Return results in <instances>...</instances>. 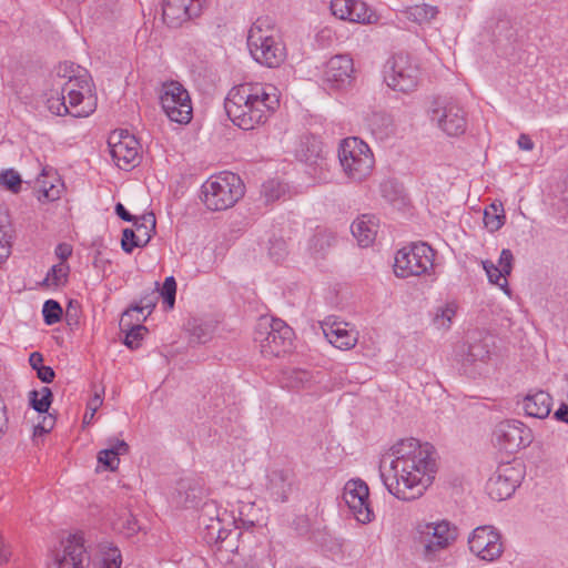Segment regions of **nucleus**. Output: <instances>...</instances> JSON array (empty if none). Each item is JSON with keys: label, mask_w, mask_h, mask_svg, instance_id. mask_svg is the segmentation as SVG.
Returning a JSON list of instances; mask_svg holds the SVG:
<instances>
[{"label": "nucleus", "mask_w": 568, "mask_h": 568, "mask_svg": "<svg viewBox=\"0 0 568 568\" xmlns=\"http://www.w3.org/2000/svg\"><path fill=\"white\" fill-rule=\"evenodd\" d=\"M438 13L437 7L429 4H416L408 7L404 14L406 18L418 24L427 23L433 20Z\"/></svg>", "instance_id": "nucleus-33"}, {"label": "nucleus", "mask_w": 568, "mask_h": 568, "mask_svg": "<svg viewBox=\"0 0 568 568\" xmlns=\"http://www.w3.org/2000/svg\"><path fill=\"white\" fill-rule=\"evenodd\" d=\"M292 488V479L288 471L273 470L268 476V490L277 501H286Z\"/></svg>", "instance_id": "nucleus-26"}, {"label": "nucleus", "mask_w": 568, "mask_h": 568, "mask_svg": "<svg viewBox=\"0 0 568 568\" xmlns=\"http://www.w3.org/2000/svg\"><path fill=\"white\" fill-rule=\"evenodd\" d=\"M489 356V349L487 345H485L481 342H476L469 345L468 353H467V361L476 362L480 361L484 362Z\"/></svg>", "instance_id": "nucleus-50"}, {"label": "nucleus", "mask_w": 568, "mask_h": 568, "mask_svg": "<svg viewBox=\"0 0 568 568\" xmlns=\"http://www.w3.org/2000/svg\"><path fill=\"white\" fill-rule=\"evenodd\" d=\"M54 426V418L52 415L44 416L42 423L34 427V435H43L49 433Z\"/></svg>", "instance_id": "nucleus-55"}, {"label": "nucleus", "mask_w": 568, "mask_h": 568, "mask_svg": "<svg viewBox=\"0 0 568 568\" xmlns=\"http://www.w3.org/2000/svg\"><path fill=\"white\" fill-rule=\"evenodd\" d=\"M483 268L486 272L489 283L499 286L507 295H510V290L507 282L508 274H505L497 265L491 261H483Z\"/></svg>", "instance_id": "nucleus-36"}, {"label": "nucleus", "mask_w": 568, "mask_h": 568, "mask_svg": "<svg viewBox=\"0 0 568 568\" xmlns=\"http://www.w3.org/2000/svg\"><path fill=\"white\" fill-rule=\"evenodd\" d=\"M493 438L496 447L513 454L529 446L534 436L531 429L520 420L505 419L495 426Z\"/></svg>", "instance_id": "nucleus-11"}, {"label": "nucleus", "mask_w": 568, "mask_h": 568, "mask_svg": "<svg viewBox=\"0 0 568 568\" xmlns=\"http://www.w3.org/2000/svg\"><path fill=\"white\" fill-rule=\"evenodd\" d=\"M267 19H257L248 30L247 47L253 59L267 68H277L286 59V49L283 42L268 34Z\"/></svg>", "instance_id": "nucleus-3"}, {"label": "nucleus", "mask_w": 568, "mask_h": 568, "mask_svg": "<svg viewBox=\"0 0 568 568\" xmlns=\"http://www.w3.org/2000/svg\"><path fill=\"white\" fill-rule=\"evenodd\" d=\"M160 103L168 118L180 124L192 119V103L187 90L178 81L165 82L160 92Z\"/></svg>", "instance_id": "nucleus-9"}, {"label": "nucleus", "mask_w": 568, "mask_h": 568, "mask_svg": "<svg viewBox=\"0 0 568 568\" xmlns=\"http://www.w3.org/2000/svg\"><path fill=\"white\" fill-rule=\"evenodd\" d=\"M178 491L179 495L184 493L185 497L182 503L185 507H194L202 498L204 489L199 480L186 478L179 483Z\"/></svg>", "instance_id": "nucleus-29"}, {"label": "nucleus", "mask_w": 568, "mask_h": 568, "mask_svg": "<svg viewBox=\"0 0 568 568\" xmlns=\"http://www.w3.org/2000/svg\"><path fill=\"white\" fill-rule=\"evenodd\" d=\"M203 0H163L162 17L170 28H178L184 21L197 17Z\"/></svg>", "instance_id": "nucleus-19"}, {"label": "nucleus", "mask_w": 568, "mask_h": 568, "mask_svg": "<svg viewBox=\"0 0 568 568\" xmlns=\"http://www.w3.org/2000/svg\"><path fill=\"white\" fill-rule=\"evenodd\" d=\"M430 120L449 136L460 135L466 130L465 112L453 102L432 108Z\"/></svg>", "instance_id": "nucleus-18"}, {"label": "nucleus", "mask_w": 568, "mask_h": 568, "mask_svg": "<svg viewBox=\"0 0 568 568\" xmlns=\"http://www.w3.org/2000/svg\"><path fill=\"white\" fill-rule=\"evenodd\" d=\"M63 311L59 302L48 300L42 307L43 321L47 325H53L60 322Z\"/></svg>", "instance_id": "nucleus-44"}, {"label": "nucleus", "mask_w": 568, "mask_h": 568, "mask_svg": "<svg viewBox=\"0 0 568 568\" xmlns=\"http://www.w3.org/2000/svg\"><path fill=\"white\" fill-rule=\"evenodd\" d=\"M285 193L286 185L278 180L272 179L262 184L261 195L267 204L280 200Z\"/></svg>", "instance_id": "nucleus-38"}, {"label": "nucleus", "mask_w": 568, "mask_h": 568, "mask_svg": "<svg viewBox=\"0 0 568 568\" xmlns=\"http://www.w3.org/2000/svg\"><path fill=\"white\" fill-rule=\"evenodd\" d=\"M517 29L513 22V19L506 14L499 17L496 21L494 33L498 37H503L506 40H511L516 36Z\"/></svg>", "instance_id": "nucleus-47"}, {"label": "nucleus", "mask_w": 568, "mask_h": 568, "mask_svg": "<svg viewBox=\"0 0 568 568\" xmlns=\"http://www.w3.org/2000/svg\"><path fill=\"white\" fill-rule=\"evenodd\" d=\"M103 399L99 394H95L88 403V409L91 410L90 418H93L97 409L102 405Z\"/></svg>", "instance_id": "nucleus-62"}, {"label": "nucleus", "mask_w": 568, "mask_h": 568, "mask_svg": "<svg viewBox=\"0 0 568 568\" xmlns=\"http://www.w3.org/2000/svg\"><path fill=\"white\" fill-rule=\"evenodd\" d=\"M69 272V266L64 264H58L53 265L50 271L48 272V275L45 277V281L51 280L52 284L55 286H59L63 282L67 281Z\"/></svg>", "instance_id": "nucleus-52"}, {"label": "nucleus", "mask_w": 568, "mask_h": 568, "mask_svg": "<svg viewBox=\"0 0 568 568\" xmlns=\"http://www.w3.org/2000/svg\"><path fill=\"white\" fill-rule=\"evenodd\" d=\"M102 555L100 568H121L122 555L120 549L112 542L104 541L100 544Z\"/></svg>", "instance_id": "nucleus-34"}, {"label": "nucleus", "mask_w": 568, "mask_h": 568, "mask_svg": "<svg viewBox=\"0 0 568 568\" xmlns=\"http://www.w3.org/2000/svg\"><path fill=\"white\" fill-rule=\"evenodd\" d=\"M500 534L491 526L475 528L468 538L469 550L478 558L494 561L503 554Z\"/></svg>", "instance_id": "nucleus-13"}, {"label": "nucleus", "mask_w": 568, "mask_h": 568, "mask_svg": "<svg viewBox=\"0 0 568 568\" xmlns=\"http://www.w3.org/2000/svg\"><path fill=\"white\" fill-rule=\"evenodd\" d=\"M435 251L425 242L413 243L397 251L394 273L406 278L426 274L434 266Z\"/></svg>", "instance_id": "nucleus-7"}, {"label": "nucleus", "mask_w": 568, "mask_h": 568, "mask_svg": "<svg viewBox=\"0 0 568 568\" xmlns=\"http://www.w3.org/2000/svg\"><path fill=\"white\" fill-rule=\"evenodd\" d=\"M128 321L130 322V325L124 328L121 327L122 331H125L123 344L130 349H136L140 346L143 334L148 332V328L142 324L132 325L129 318Z\"/></svg>", "instance_id": "nucleus-40"}, {"label": "nucleus", "mask_w": 568, "mask_h": 568, "mask_svg": "<svg viewBox=\"0 0 568 568\" xmlns=\"http://www.w3.org/2000/svg\"><path fill=\"white\" fill-rule=\"evenodd\" d=\"M369 488L362 479H351L346 483L343 491V499L357 519L362 524L371 523L374 519V513L369 505Z\"/></svg>", "instance_id": "nucleus-14"}, {"label": "nucleus", "mask_w": 568, "mask_h": 568, "mask_svg": "<svg viewBox=\"0 0 568 568\" xmlns=\"http://www.w3.org/2000/svg\"><path fill=\"white\" fill-rule=\"evenodd\" d=\"M155 225L156 220L152 212L138 216L136 220L133 221V230L139 236H143L145 239V245L155 233Z\"/></svg>", "instance_id": "nucleus-35"}, {"label": "nucleus", "mask_w": 568, "mask_h": 568, "mask_svg": "<svg viewBox=\"0 0 568 568\" xmlns=\"http://www.w3.org/2000/svg\"><path fill=\"white\" fill-rule=\"evenodd\" d=\"M119 527L128 537L135 535L141 529L136 518L132 514H125L124 517L120 518Z\"/></svg>", "instance_id": "nucleus-51"}, {"label": "nucleus", "mask_w": 568, "mask_h": 568, "mask_svg": "<svg viewBox=\"0 0 568 568\" xmlns=\"http://www.w3.org/2000/svg\"><path fill=\"white\" fill-rule=\"evenodd\" d=\"M517 143L518 146L525 151H531L535 145L530 136L524 133L519 135Z\"/></svg>", "instance_id": "nucleus-61"}, {"label": "nucleus", "mask_w": 568, "mask_h": 568, "mask_svg": "<svg viewBox=\"0 0 568 568\" xmlns=\"http://www.w3.org/2000/svg\"><path fill=\"white\" fill-rule=\"evenodd\" d=\"M347 324L341 322L324 321L323 332L327 341L336 348L351 349L357 343L356 334L346 328Z\"/></svg>", "instance_id": "nucleus-22"}, {"label": "nucleus", "mask_w": 568, "mask_h": 568, "mask_svg": "<svg viewBox=\"0 0 568 568\" xmlns=\"http://www.w3.org/2000/svg\"><path fill=\"white\" fill-rule=\"evenodd\" d=\"M276 88L271 84L242 83L233 87L224 101L229 119L242 130L264 124L278 108Z\"/></svg>", "instance_id": "nucleus-2"}, {"label": "nucleus", "mask_w": 568, "mask_h": 568, "mask_svg": "<svg viewBox=\"0 0 568 568\" xmlns=\"http://www.w3.org/2000/svg\"><path fill=\"white\" fill-rule=\"evenodd\" d=\"M420 542L424 546V555L429 560L435 554L448 547L457 537L456 527L449 521L427 523L418 526Z\"/></svg>", "instance_id": "nucleus-12"}, {"label": "nucleus", "mask_w": 568, "mask_h": 568, "mask_svg": "<svg viewBox=\"0 0 568 568\" xmlns=\"http://www.w3.org/2000/svg\"><path fill=\"white\" fill-rule=\"evenodd\" d=\"M435 450L429 443L415 438L396 443L382 457L379 474L387 490L396 498L409 501L423 495L436 471Z\"/></svg>", "instance_id": "nucleus-1"}, {"label": "nucleus", "mask_w": 568, "mask_h": 568, "mask_svg": "<svg viewBox=\"0 0 568 568\" xmlns=\"http://www.w3.org/2000/svg\"><path fill=\"white\" fill-rule=\"evenodd\" d=\"M72 254V246L67 243H60L55 247V255L62 261H67Z\"/></svg>", "instance_id": "nucleus-59"}, {"label": "nucleus", "mask_w": 568, "mask_h": 568, "mask_svg": "<svg viewBox=\"0 0 568 568\" xmlns=\"http://www.w3.org/2000/svg\"><path fill=\"white\" fill-rule=\"evenodd\" d=\"M37 376L42 383L49 384L53 382L55 373L51 366L43 365L42 367H39Z\"/></svg>", "instance_id": "nucleus-56"}, {"label": "nucleus", "mask_w": 568, "mask_h": 568, "mask_svg": "<svg viewBox=\"0 0 568 568\" xmlns=\"http://www.w3.org/2000/svg\"><path fill=\"white\" fill-rule=\"evenodd\" d=\"M338 160L347 178L358 182L371 174L375 162L369 146L355 136L341 142Z\"/></svg>", "instance_id": "nucleus-5"}, {"label": "nucleus", "mask_w": 568, "mask_h": 568, "mask_svg": "<svg viewBox=\"0 0 568 568\" xmlns=\"http://www.w3.org/2000/svg\"><path fill=\"white\" fill-rule=\"evenodd\" d=\"M523 477V465L518 459L514 458L511 462L500 463L487 481L488 495L495 500L509 498L520 485Z\"/></svg>", "instance_id": "nucleus-10"}, {"label": "nucleus", "mask_w": 568, "mask_h": 568, "mask_svg": "<svg viewBox=\"0 0 568 568\" xmlns=\"http://www.w3.org/2000/svg\"><path fill=\"white\" fill-rule=\"evenodd\" d=\"M61 90L63 95H65V100L68 99L69 101L70 111H77L82 109L79 106L84 100V95L82 92L83 89H79L77 85L70 87V83H64L61 87Z\"/></svg>", "instance_id": "nucleus-46"}, {"label": "nucleus", "mask_w": 568, "mask_h": 568, "mask_svg": "<svg viewBox=\"0 0 568 568\" xmlns=\"http://www.w3.org/2000/svg\"><path fill=\"white\" fill-rule=\"evenodd\" d=\"M311 381V374L303 369H292L286 373L285 386L290 388H302Z\"/></svg>", "instance_id": "nucleus-48"}, {"label": "nucleus", "mask_w": 568, "mask_h": 568, "mask_svg": "<svg viewBox=\"0 0 568 568\" xmlns=\"http://www.w3.org/2000/svg\"><path fill=\"white\" fill-rule=\"evenodd\" d=\"M57 74L59 78L68 79L65 83H70V87L77 85L79 89H88L90 91V77L87 70L79 65L64 62L59 65Z\"/></svg>", "instance_id": "nucleus-27"}, {"label": "nucleus", "mask_w": 568, "mask_h": 568, "mask_svg": "<svg viewBox=\"0 0 568 568\" xmlns=\"http://www.w3.org/2000/svg\"><path fill=\"white\" fill-rule=\"evenodd\" d=\"M552 397L545 390H536L525 396L523 408L525 413L535 418H546L551 412Z\"/></svg>", "instance_id": "nucleus-23"}, {"label": "nucleus", "mask_w": 568, "mask_h": 568, "mask_svg": "<svg viewBox=\"0 0 568 568\" xmlns=\"http://www.w3.org/2000/svg\"><path fill=\"white\" fill-rule=\"evenodd\" d=\"M154 291L156 292V295L159 294L163 298V303L169 308H173L176 295V282L173 276H168L161 288H159V283L155 282Z\"/></svg>", "instance_id": "nucleus-41"}, {"label": "nucleus", "mask_w": 568, "mask_h": 568, "mask_svg": "<svg viewBox=\"0 0 568 568\" xmlns=\"http://www.w3.org/2000/svg\"><path fill=\"white\" fill-rule=\"evenodd\" d=\"M145 239L139 236L133 229H124L122 231L121 247L122 250L131 254L135 247H144Z\"/></svg>", "instance_id": "nucleus-43"}, {"label": "nucleus", "mask_w": 568, "mask_h": 568, "mask_svg": "<svg viewBox=\"0 0 568 568\" xmlns=\"http://www.w3.org/2000/svg\"><path fill=\"white\" fill-rule=\"evenodd\" d=\"M110 153L119 168L134 164L139 156L140 143L128 130L113 131L108 140Z\"/></svg>", "instance_id": "nucleus-15"}, {"label": "nucleus", "mask_w": 568, "mask_h": 568, "mask_svg": "<svg viewBox=\"0 0 568 568\" xmlns=\"http://www.w3.org/2000/svg\"><path fill=\"white\" fill-rule=\"evenodd\" d=\"M7 428H8L7 406L4 404H0V437L6 433Z\"/></svg>", "instance_id": "nucleus-63"}, {"label": "nucleus", "mask_w": 568, "mask_h": 568, "mask_svg": "<svg viewBox=\"0 0 568 568\" xmlns=\"http://www.w3.org/2000/svg\"><path fill=\"white\" fill-rule=\"evenodd\" d=\"M129 445L122 439L110 438L108 439V447L100 450L98 454V463L110 471L118 469L120 464V456L129 453Z\"/></svg>", "instance_id": "nucleus-24"}, {"label": "nucleus", "mask_w": 568, "mask_h": 568, "mask_svg": "<svg viewBox=\"0 0 568 568\" xmlns=\"http://www.w3.org/2000/svg\"><path fill=\"white\" fill-rule=\"evenodd\" d=\"M115 214L125 222H132L136 220L138 216L132 215L122 203H116L114 207Z\"/></svg>", "instance_id": "nucleus-58"}, {"label": "nucleus", "mask_w": 568, "mask_h": 568, "mask_svg": "<svg viewBox=\"0 0 568 568\" xmlns=\"http://www.w3.org/2000/svg\"><path fill=\"white\" fill-rule=\"evenodd\" d=\"M331 11L336 18L349 22L371 24L377 20L374 11L359 0H332Z\"/></svg>", "instance_id": "nucleus-20"}, {"label": "nucleus", "mask_w": 568, "mask_h": 568, "mask_svg": "<svg viewBox=\"0 0 568 568\" xmlns=\"http://www.w3.org/2000/svg\"><path fill=\"white\" fill-rule=\"evenodd\" d=\"M354 64L346 54L332 57L324 70L323 81L334 89H343L352 83Z\"/></svg>", "instance_id": "nucleus-21"}, {"label": "nucleus", "mask_w": 568, "mask_h": 568, "mask_svg": "<svg viewBox=\"0 0 568 568\" xmlns=\"http://www.w3.org/2000/svg\"><path fill=\"white\" fill-rule=\"evenodd\" d=\"M554 418L568 425V404L561 403L554 413Z\"/></svg>", "instance_id": "nucleus-60"}, {"label": "nucleus", "mask_w": 568, "mask_h": 568, "mask_svg": "<svg viewBox=\"0 0 568 568\" xmlns=\"http://www.w3.org/2000/svg\"><path fill=\"white\" fill-rule=\"evenodd\" d=\"M0 184L12 193L21 190V175L13 169H7L0 172Z\"/></svg>", "instance_id": "nucleus-45"}, {"label": "nucleus", "mask_w": 568, "mask_h": 568, "mask_svg": "<svg viewBox=\"0 0 568 568\" xmlns=\"http://www.w3.org/2000/svg\"><path fill=\"white\" fill-rule=\"evenodd\" d=\"M293 329L280 318L262 317L254 333L264 356L278 357L290 351Z\"/></svg>", "instance_id": "nucleus-6"}, {"label": "nucleus", "mask_w": 568, "mask_h": 568, "mask_svg": "<svg viewBox=\"0 0 568 568\" xmlns=\"http://www.w3.org/2000/svg\"><path fill=\"white\" fill-rule=\"evenodd\" d=\"M79 318V305H73L72 302L68 304L65 312V321L68 325L77 324Z\"/></svg>", "instance_id": "nucleus-57"}, {"label": "nucleus", "mask_w": 568, "mask_h": 568, "mask_svg": "<svg viewBox=\"0 0 568 568\" xmlns=\"http://www.w3.org/2000/svg\"><path fill=\"white\" fill-rule=\"evenodd\" d=\"M457 305L454 302L446 303L445 305L438 306L433 316V324L437 328H449L452 325L453 317L456 315Z\"/></svg>", "instance_id": "nucleus-37"}, {"label": "nucleus", "mask_w": 568, "mask_h": 568, "mask_svg": "<svg viewBox=\"0 0 568 568\" xmlns=\"http://www.w3.org/2000/svg\"><path fill=\"white\" fill-rule=\"evenodd\" d=\"M48 109L51 113L62 116L65 114H70L74 118H85L89 116L93 109L91 106H82L81 110L70 111L69 106L65 103V95H63L62 90L55 92V95H51L47 100Z\"/></svg>", "instance_id": "nucleus-28"}, {"label": "nucleus", "mask_w": 568, "mask_h": 568, "mask_svg": "<svg viewBox=\"0 0 568 568\" xmlns=\"http://www.w3.org/2000/svg\"><path fill=\"white\" fill-rule=\"evenodd\" d=\"M378 223L373 215L364 214L351 225V231L363 247L371 245L377 234Z\"/></svg>", "instance_id": "nucleus-25"}, {"label": "nucleus", "mask_w": 568, "mask_h": 568, "mask_svg": "<svg viewBox=\"0 0 568 568\" xmlns=\"http://www.w3.org/2000/svg\"><path fill=\"white\" fill-rule=\"evenodd\" d=\"M158 295L155 291H151L146 294H144L140 302L135 305H132L129 310H126L120 320V327L124 328L125 326L130 325V322L128 318L131 316V312H139L142 313L144 310L148 311V314H151L153 308L156 305Z\"/></svg>", "instance_id": "nucleus-31"}, {"label": "nucleus", "mask_w": 568, "mask_h": 568, "mask_svg": "<svg viewBox=\"0 0 568 568\" xmlns=\"http://www.w3.org/2000/svg\"><path fill=\"white\" fill-rule=\"evenodd\" d=\"M490 207L493 212L489 210H485L484 212V224L489 232H496L505 224L506 216L504 213H497L495 204H491Z\"/></svg>", "instance_id": "nucleus-49"}, {"label": "nucleus", "mask_w": 568, "mask_h": 568, "mask_svg": "<svg viewBox=\"0 0 568 568\" xmlns=\"http://www.w3.org/2000/svg\"><path fill=\"white\" fill-rule=\"evenodd\" d=\"M61 546L62 550L55 552L53 564L49 568H85L89 565L90 558L85 554L81 535H70Z\"/></svg>", "instance_id": "nucleus-17"}, {"label": "nucleus", "mask_w": 568, "mask_h": 568, "mask_svg": "<svg viewBox=\"0 0 568 568\" xmlns=\"http://www.w3.org/2000/svg\"><path fill=\"white\" fill-rule=\"evenodd\" d=\"M52 402L53 393L48 386L29 392V405L39 414L48 413Z\"/></svg>", "instance_id": "nucleus-32"}, {"label": "nucleus", "mask_w": 568, "mask_h": 568, "mask_svg": "<svg viewBox=\"0 0 568 568\" xmlns=\"http://www.w3.org/2000/svg\"><path fill=\"white\" fill-rule=\"evenodd\" d=\"M186 328L190 333L191 343L204 344L209 342L213 335V326L197 318L189 320Z\"/></svg>", "instance_id": "nucleus-30"}, {"label": "nucleus", "mask_w": 568, "mask_h": 568, "mask_svg": "<svg viewBox=\"0 0 568 568\" xmlns=\"http://www.w3.org/2000/svg\"><path fill=\"white\" fill-rule=\"evenodd\" d=\"M12 227L7 217L0 216V262L7 260L11 252Z\"/></svg>", "instance_id": "nucleus-39"}, {"label": "nucleus", "mask_w": 568, "mask_h": 568, "mask_svg": "<svg viewBox=\"0 0 568 568\" xmlns=\"http://www.w3.org/2000/svg\"><path fill=\"white\" fill-rule=\"evenodd\" d=\"M419 68L407 53H396L388 61L385 70L386 84L398 92L409 93L419 83Z\"/></svg>", "instance_id": "nucleus-8"}, {"label": "nucleus", "mask_w": 568, "mask_h": 568, "mask_svg": "<svg viewBox=\"0 0 568 568\" xmlns=\"http://www.w3.org/2000/svg\"><path fill=\"white\" fill-rule=\"evenodd\" d=\"M296 158L308 168V174L318 181L327 179V162L323 153L322 142L315 136H305L301 140Z\"/></svg>", "instance_id": "nucleus-16"}, {"label": "nucleus", "mask_w": 568, "mask_h": 568, "mask_svg": "<svg viewBox=\"0 0 568 568\" xmlns=\"http://www.w3.org/2000/svg\"><path fill=\"white\" fill-rule=\"evenodd\" d=\"M514 255L509 248H503L498 260V267L504 271L505 274L510 275L513 271Z\"/></svg>", "instance_id": "nucleus-53"}, {"label": "nucleus", "mask_w": 568, "mask_h": 568, "mask_svg": "<svg viewBox=\"0 0 568 568\" xmlns=\"http://www.w3.org/2000/svg\"><path fill=\"white\" fill-rule=\"evenodd\" d=\"M29 363H30L31 367L34 371L38 372L39 367L43 366V356H42V354H40L38 352L31 353V355L29 357Z\"/></svg>", "instance_id": "nucleus-64"}, {"label": "nucleus", "mask_w": 568, "mask_h": 568, "mask_svg": "<svg viewBox=\"0 0 568 568\" xmlns=\"http://www.w3.org/2000/svg\"><path fill=\"white\" fill-rule=\"evenodd\" d=\"M203 202L211 211H222L233 206L244 195L241 178L232 172H223L210 178L202 186Z\"/></svg>", "instance_id": "nucleus-4"}, {"label": "nucleus", "mask_w": 568, "mask_h": 568, "mask_svg": "<svg viewBox=\"0 0 568 568\" xmlns=\"http://www.w3.org/2000/svg\"><path fill=\"white\" fill-rule=\"evenodd\" d=\"M59 184L41 182L40 190L38 192V201L41 203L53 202L60 199L63 184L60 183V179H57Z\"/></svg>", "instance_id": "nucleus-42"}, {"label": "nucleus", "mask_w": 568, "mask_h": 568, "mask_svg": "<svg viewBox=\"0 0 568 568\" xmlns=\"http://www.w3.org/2000/svg\"><path fill=\"white\" fill-rule=\"evenodd\" d=\"M211 521L212 523L206 526L209 529V534L212 536L215 535L216 541H224L229 537L230 531L221 527V521L219 517L215 519V521L213 519H211Z\"/></svg>", "instance_id": "nucleus-54"}]
</instances>
